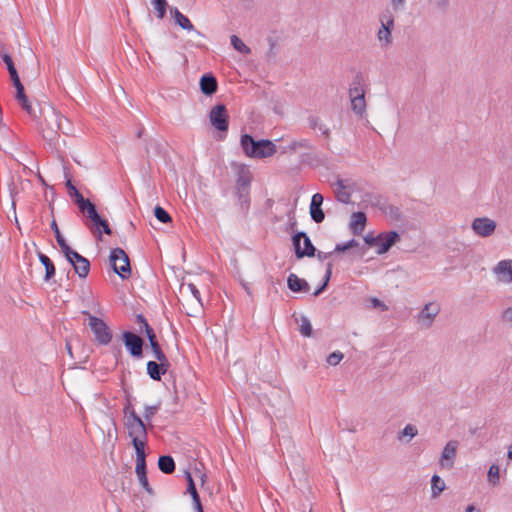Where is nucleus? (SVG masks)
<instances>
[{"label":"nucleus","instance_id":"obj_1","mask_svg":"<svg viewBox=\"0 0 512 512\" xmlns=\"http://www.w3.org/2000/svg\"><path fill=\"white\" fill-rule=\"evenodd\" d=\"M43 116L44 120L40 123V132L49 145L55 147L60 137L59 133L68 134L64 122L69 124V120L51 106L43 110Z\"/></svg>","mask_w":512,"mask_h":512},{"label":"nucleus","instance_id":"obj_2","mask_svg":"<svg viewBox=\"0 0 512 512\" xmlns=\"http://www.w3.org/2000/svg\"><path fill=\"white\" fill-rule=\"evenodd\" d=\"M77 207L89 219L85 224L99 240H101L102 233L112 234L109 223L99 215L96 205L89 199H83L77 204Z\"/></svg>","mask_w":512,"mask_h":512},{"label":"nucleus","instance_id":"obj_3","mask_svg":"<svg viewBox=\"0 0 512 512\" xmlns=\"http://www.w3.org/2000/svg\"><path fill=\"white\" fill-rule=\"evenodd\" d=\"M240 145L244 154L249 158H268L277 152L276 145L271 140H255L249 134L241 135Z\"/></svg>","mask_w":512,"mask_h":512},{"label":"nucleus","instance_id":"obj_4","mask_svg":"<svg viewBox=\"0 0 512 512\" xmlns=\"http://www.w3.org/2000/svg\"><path fill=\"white\" fill-rule=\"evenodd\" d=\"M131 438V443L135 450L145 449L148 438V427L136 412H131L128 419L124 422Z\"/></svg>","mask_w":512,"mask_h":512},{"label":"nucleus","instance_id":"obj_5","mask_svg":"<svg viewBox=\"0 0 512 512\" xmlns=\"http://www.w3.org/2000/svg\"><path fill=\"white\" fill-rule=\"evenodd\" d=\"M109 260L113 271L122 279H128L131 275V266L129 257L122 248L111 250Z\"/></svg>","mask_w":512,"mask_h":512},{"label":"nucleus","instance_id":"obj_6","mask_svg":"<svg viewBox=\"0 0 512 512\" xmlns=\"http://www.w3.org/2000/svg\"><path fill=\"white\" fill-rule=\"evenodd\" d=\"M88 316L89 327L94 333L95 340L100 345H108L112 340V332L104 320L83 311Z\"/></svg>","mask_w":512,"mask_h":512},{"label":"nucleus","instance_id":"obj_7","mask_svg":"<svg viewBox=\"0 0 512 512\" xmlns=\"http://www.w3.org/2000/svg\"><path fill=\"white\" fill-rule=\"evenodd\" d=\"M209 119L211 125L218 131L226 132L228 130L229 115L224 104L214 106L209 113Z\"/></svg>","mask_w":512,"mask_h":512},{"label":"nucleus","instance_id":"obj_8","mask_svg":"<svg viewBox=\"0 0 512 512\" xmlns=\"http://www.w3.org/2000/svg\"><path fill=\"white\" fill-rule=\"evenodd\" d=\"M122 339L131 356L135 358H141L143 356L144 341L140 336L131 331H124Z\"/></svg>","mask_w":512,"mask_h":512},{"label":"nucleus","instance_id":"obj_9","mask_svg":"<svg viewBox=\"0 0 512 512\" xmlns=\"http://www.w3.org/2000/svg\"><path fill=\"white\" fill-rule=\"evenodd\" d=\"M440 312L439 304L430 302L425 304L417 315V322L422 328L428 329L432 326L434 319Z\"/></svg>","mask_w":512,"mask_h":512},{"label":"nucleus","instance_id":"obj_10","mask_svg":"<svg viewBox=\"0 0 512 512\" xmlns=\"http://www.w3.org/2000/svg\"><path fill=\"white\" fill-rule=\"evenodd\" d=\"M496 222L488 217H478L472 221L471 228L480 237L491 236L496 229Z\"/></svg>","mask_w":512,"mask_h":512},{"label":"nucleus","instance_id":"obj_11","mask_svg":"<svg viewBox=\"0 0 512 512\" xmlns=\"http://www.w3.org/2000/svg\"><path fill=\"white\" fill-rule=\"evenodd\" d=\"M459 446V442L456 440H450L446 443L444 446L440 460L439 465L441 468L445 469H452L454 466V462L456 459V453Z\"/></svg>","mask_w":512,"mask_h":512},{"label":"nucleus","instance_id":"obj_12","mask_svg":"<svg viewBox=\"0 0 512 512\" xmlns=\"http://www.w3.org/2000/svg\"><path fill=\"white\" fill-rule=\"evenodd\" d=\"M400 235L396 231H389L378 234L377 254L381 255L386 253L397 241Z\"/></svg>","mask_w":512,"mask_h":512},{"label":"nucleus","instance_id":"obj_13","mask_svg":"<svg viewBox=\"0 0 512 512\" xmlns=\"http://www.w3.org/2000/svg\"><path fill=\"white\" fill-rule=\"evenodd\" d=\"M493 273L498 277V280L505 283L512 282V260H501L493 268Z\"/></svg>","mask_w":512,"mask_h":512},{"label":"nucleus","instance_id":"obj_14","mask_svg":"<svg viewBox=\"0 0 512 512\" xmlns=\"http://www.w3.org/2000/svg\"><path fill=\"white\" fill-rule=\"evenodd\" d=\"M323 200V195L320 193H315L311 198L310 215L315 223H321L325 218V214L321 208Z\"/></svg>","mask_w":512,"mask_h":512},{"label":"nucleus","instance_id":"obj_15","mask_svg":"<svg viewBox=\"0 0 512 512\" xmlns=\"http://www.w3.org/2000/svg\"><path fill=\"white\" fill-rule=\"evenodd\" d=\"M251 182H252L251 171L243 164L238 165L235 189L242 190V191L245 189H250Z\"/></svg>","mask_w":512,"mask_h":512},{"label":"nucleus","instance_id":"obj_16","mask_svg":"<svg viewBox=\"0 0 512 512\" xmlns=\"http://www.w3.org/2000/svg\"><path fill=\"white\" fill-rule=\"evenodd\" d=\"M16 88L15 99L18 104L30 115L32 118H36L35 109L32 107L31 103L28 100L27 95L25 94V89L22 83L14 85Z\"/></svg>","mask_w":512,"mask_h":512},{"label":"nucleus","instance_id":"obj_17","mask_svg":"<svg viewBox=\"0 0 512 512\" xmlns=\"http://www.w3.org/2000/svg\"><path fill=\"white\" fill-rule=\"evenodd\" d=\"M170 366L169 361L167 362H156V361H148L147 363V374L151 379L155 381H160L162 375H164Z\"/></svg>","mask_w":512,"mask_h":512},{"label":"nucleus","instance_id":"obj_18","mask_svg":"<svg viewBox=\"0 0 512 512\" xmlns=\"http://www.w3.org/2000/svg\"><path fill=\"white\" fill-rule=\"evenodd\" d=\"M170 13L175 23L179 25L182 29L187 31H195L198 36L204 37L200 31L196 30L194 25L191 23L189 18L181 13L176 7L170 9Z\"/></svg>","mask_w":512,"mask_h":512},{"label":"nucleus","instance_id":"obj_19","mask_svg":"<svg viewBox=\"0 0 512 512\" xmlns=\"http://www.w3.org/2000/svg\"><path fill=\"white\" fill-rule=\"evenodd\" d=\"M199 84L201 92L207 96H211L216 93L218 88L217 79L211 73L204 74L200 78Z\"/></svg>","mask_w":512,"mask_h":512},{"label":"nucleus","instance_id":"obj_20","mask_svg":"<svg viewBox=\"0 0 512 512\" xmlns=\"http://www.w3.org/2000/svg\"><path fill=\"white\" fill-rule=\"evenodd\" d=\"M288 288L295 292H308L309 285L305 279L299 278L296 274L291 273L287 278Z\"/></svg>","mask_w":512,"mask_h":512},{"label":"nucleus","instance_id":"obj_21","mask_svg":"<svg viewBox=\"0 0 512 512\" xmlns=\"http://www.w3.org/2000/svg\"><path fill=\"white\" fill-rule=\"evenodd\" d=\"M366 221H367V217L364 212H361V211L353 212L351 215V222H350V229L352 230L353 234H355V235L360 234L364 230Z\"/></svg>","mask_w":512,"mask_h":512},{"label":"nucleus","instance_id":"obj_22","mask_svg":"<svg viewBox=\"0 0 512 512\" xmlns=\"http://www.w3.org/2000/svg\"><path fill=\"white\" fill-rule=\"evenodd\" d=\"M334 193L336 196V199L344 204L350 203L351 200V193L346 190V185L342 179H337V181L334 183Z\"/></svg>","mask_w":512,"mask_h":512},{"label":"nucleus","instance_id":"obj_23","mask_svg":"<svg viewBox=\"0 0 512 512\" xmlns=\"http://www.w3.org/2000/svg\"><path fill=\"white\" fill-rule=\"evenodd\" d=\"M314 146L311 141L308 139H299L291 141L287 147H285L284 152L295 153L299 150H312Z\"/></svg>","mask_w":512,"mask_h":512},{"label":"nucleus","instance_id":"obj_24","mask_svg":"<svg viewBox=\"0 0 512 512\" xmlns=\"http://www.w3.org/2000/svg\"><path fill=\"white\" fill-rule=\"evenodd\" d=\"M38 258L41 264L45 267V276L44 280L49 281L55 276L56 268L52 260L45 254L39 252Z\"/></svg>","mask_w":512,"mask_h":512},{"label":"nucleus","instance_id":"obj_25","mask_svg":"<svg viewBox=\"0 0 512 512\" xmlns=\"http://www.w3.org/2000/svg\"><path fill=\"white\" fill-rule=\"evenodd\" d=\"M74 269V272L82 279H85L90 272V262L87 258L82 257L76 263L71 265Z\"/></svg>","mask_w":512,"mask_h":512},{"label":"nucleus","instance_id":"obj_26","mask_svg":"<svg viewBox=\"0 0 512 512\" xmlns=\"http://www.w3.org/2000/svg\"><path fill=\"white\" fill-rule=\"evenodd\" d=\"M158 467L161 472L171 474L175 471V462L170 455L160 456L158 459Z\"/></svg>","mask_w":512,"mask_h":512},{"label":"nucleus","instance_id":"obj_27","mask_svg":"<svg viewBox=\"0 0 512 512\" xmlns=\"http://www.w3.org/2000/svg\"><path fill=\"white\" fill-rule=\"evenodd\" d=\"M135 452H136L135 473H136L137 477L142 476V475H147L145 449L135 450Z\"/></svg>","mask_w":512,"mask_h":512},{"label":"nucleus","instance_id":"obj_28","mask_svg":"<svg viewBox=\"0 0 512 512\" xmlns=\"http://www.w3.org/2000/svg\"><path fill=\"white\" fill-rule=\"evenodd\" d=\"M236 196L238 198V204L240 207V210L247 214L249 207H250V189L245 190H236Z\"/></svg>","mask_w":512,"mask_h":512},{"label":"nucleus","instance_id":"obj_29","mask_svg":"<svg viewBox=\"0 0 512 512\" xmlns=\"http://www.w3.org/2000/svg\"><path fill=\"white\" fill-rule=\"evenodd\" d=\"M309 127L313 130H320L322 135L328 138L330 136V129L321 121L317 116L311 115L308 117Z\"/></svg>","mask_w":512,"mask_h":512},{"label":"nucleus","instance_id":"obj_30","mask_svg":"<svg viewBox=\"0 0 512 512\" xmlns=\"http://www.w3.org/2000/svg\"><path fill=\"white\" fill-rule=\"evenodd\" d=\"M136 322L139 324V332H145L148 340L152 339V337H156L153 328L148 324L146 318L142 314H137Z\"/></svg>","mask_w":512,"mask_h":512},{"label":"nucleus","instance_id":"obj_31","mask_svg":"<svg viewBox=\"0 0 512 512\" xmlns=\"http://www.w3.org/2000/svg\"><path fill=\"white\" fill-rule=\"evenodd\" d=\"M304 249L301 248V252L297 253V258L301 259L303 257H314L316 253V248L312 244L310 238L305 233L303 237Z\"/></svg>","mask_w":512,"mask_h":512},{"label":"nucleus","instance_id":"obj_32","mask_svg":"<svg viewBox=\"0 0 512 512\" xmlns=\"http://www.w3.org/2000/svg\"><path fill=\"white\" fill-rule=\"evenodd\" d=\"M445 482L444 480L438 476L433 475L431 479V494L433 498H436L440 495L441 492L445 489Z\"/></svg>","mask_w":512,"mask_h":512},{"label":"nucleus","instance_id":"obj_33","mask_svg":"<svg viewBox=\"0 0 512 512\" xmlns=\"http://www.w3.org/2000/svg\"><path fill=\"white\" fill-rule=\"evenodd\" d=\"M350 100H351V108H352L353 112L362 116L366 111L365 96L360 97L359 95H357L356 97L350 98Z\"/></svg>","mask_w":512,"mask_h":512},{"label":"nucleus","instance_id":"obj_34","mask_svg":"<svg viewBox=\"0 0 512 512\" xmlns=\"http://www.w3.org/2000/svg\"><path fill=\"white\" fill-rule=\"evenodd\" d=\"M150 347L153 351L154 357L159 362H167L169 361L166 357L165 353L162 351L161 346L157 340V337H152V339L149 340Z\"/></svg>","mask_w":512,"mask_h":512},{"label":"nucleus","instance_id":"obj_35","mask_svg":"<svg viewBox=\"0 0 512 512\" xmlns=\"http://www.w3.org/2000/svg\"><path fill=\"white\" fill-rule=\"evenodd\" d=\"M186 478H187V482H188V486H187V492L191 495L192 497V501H193V506L194 505H199L201 503V500H200V496L196 490V486H195V483H194V480L191 476V474L189 472L186 473Z\"/></svg>","mask_w":512,"mask_h":512},{"label":"nucleus","instance_id":"obj_36","mask_svg":"<svg viewBox=\"0 0 512 512\" xmlns=\"http://www.w3.org/2000/svg\"><path fill=\"white\" fill-rule=\"evenodd\" d=\"M61 252L64 254L70 265L76 263L83 257L77 251L73 250L68 244L61 248Z\"/></svg>","mask_w":512,"mask_h":512},{"label":"nucleus","instance_id":"obj_37","mask_svg":"<svg viewBox=\"0 0 512 512\" xmlns=\"http://www.w3.org/2000/svg\"><path fill=\"white\" fill-rule=\"evenodd\" d=\"M381 27L390 30V33L394 29V17L391 11L386 10L380 14Z\"/></svg>","mask_w":512,"mask_h":512},{"label":"nucleus","instance_id":"obj_38","mask_svg":"<svg viewBox=\"0 0 512 512\" xmlns=\"http://www.w3.org/2000/svg\"><path fill=\"white\" fill-rule=\"evenodd\" d=\"M231 45L242 54L248 55L251 53V49L236 35L231 36Z\"/></svg>","mask_w":512,"mask_h":512},{"label":"nucleus","instance_id":"obj_39","mask_svg":"<svg viewBox=\"0 0 512 512\" xmlns=\"http://www.w3.org/2000/svg\"><path fill=\"white\" fill-rule=\"evenodd\" d=\"M429 5L437 12L446 13L450 7V0H428Z\"/></svg>","mask_w":512,"mask_h":512},{"label":"nucleus","instance_id":"obj_40","mask_svg":"<svg viewBox=\"0 0 512 512\" xmlns=\"http://www.w3.org/2000/svg\"><path fill=\"white\" fill-rule=\"evenodd\" d=\"M151 4L157 12V18L163 19L166 15L168 3L166 0H151Z\"/></svg>","mask_w":512,"mask_h":512},{"label":"nucleus","instance_id":"obj_41","mask_svg":"<svg viewBox=\"0 0 512 512\" xmlns=\"http://www.w3.org/2000/svg\"><path fill=\"white\" fill-rule=\"evenodd\" d=\"M488 481L493 484L497 485L499 483L500 479V468L497 464H492L488 470Z\"/></svg>","mask_w":512,"mask_h":512},{"label":"nucleus","instance_id":"obj_42","mask_svg":"<svg viewBox=\"0 0 512 512\" xmlns=\"http://www.w3.org/2000/svg\"><path fill=\"white\" fill-rule=\"evenodd\" d=\"M66 187L68 189L70 197L74 199L76 205L79 202H82L83 199H85L83 195L78 191V189L72 184L71 180H67Z\"/></svg>","mask_w":512,"mask_h":512},{"label":"nucleus","instance_id":"obj_43","mask_svg":"<svg viewBox=\"0 0 512 512\" xmlns=\"http://www.w3.org/2000/svg\"><path fill=\"white\" fill-rule=\"evenodd\" d=\"M377 38L383 46H389L392 43V35L390 30H387L386 28L381 27L378 30Z\"/></svg>","mask_w":512,"mask_h":512},{"label":"nucleus","instance_id":"obj_44","mask_svg":"<svg viewBox=\"0 0 512 512\" xmlns=\"http://www.w3.org/2000/svg\"><path fill=\"white\" fill-rule=\"evenodd\" d=\"M161 408V402H158L155 405H146L144 407L143 417L147 422H150L153 416L159 411Z\"/></svg>","mask_w":512,"mask_h":512},{"label":"nucleus","instance_id":"obj_45","mask_svg":"<svg viewBox=\"0 0 512 512\" xmlns=\"http://www.w3.org/2000/svg\"><path fill=\"white\" fill-rule=\"evenodd\" d=\"M154 216L161 223H169L172 221L171 216L168 212L161 206H156L154 209Z\"/></svg>","mask_w":512,"mask_h":512},{"label":"nucleus","instance_id":"obj_46","mask_svg":"<svg viewBox=\"0 0 512 512\" xmlns=\"http://www.w3.org/2000/svg\"><path fill=\"white\" fill-rule=\"evenodd\" d=\"M51 229H52V230H53V232H54L55 239H56V241H57V243H58V245H59L60 249H61V248H63L65 245H67V242H66V240L64 239L63 235L61 234V232H60V230H59V227H58V225H57V223H56V221H55V220H53V221L51 222Z\"/></svg>","mask_w":512,"mask_h":512},{"label":"nucleus","instance_id":"obj_47","mask_svg":"<svg viewBox=\"0 0 512 512\" xmlns=\"http://www.w3.org/2000/svg\"><path fill=\"white\" fill-rule=\"evenodd\" d=\"M300 333L304 337H310L312 335V325L307 317L301 318Z\"/></svg>","mask_w":512,"mask_h":512},{"label":"nucleus","instance_id":"obj_48","mask_svg":"<svg viewBox=\"0 0 512 512\" xmlns=\"http://www.w3.org/2000/svg\"><path fill=\"white\" fill-rule=\"evenodd\" d=\"M358 246V242L355 239H351L346 243H338L335 246L334 252H345L351 248Z\"/></svg>","mask_w":512,"mask_h":512},{"label":"nucleus","instance_id":"obj_49","mask_svg":"<svg viewBox=\"0 0 512 512\" xmlns=\"http://www.w3.org/2000/svg\"><path fill=\"white\" fill-rule=\"evenodd\" d=\"M305 236V232H297L292 237V243L295 250V255L297 256V253L301 252V239Z\"/></svg>","mask_w":512,"mask_h":512},{"label":"nucleus","instance_id":"obj_50","mask_svg":"<svg viewBox=\"0 0 512 512\" xmlns=\"http://www.w3.org/2000/svg\"><path fill=\"white\" fill-rule=\"evenodd\" d=\"M343 359V354L340 351H335L329 354L327 357V363L335 366Z\"/></svg>","mask_w":512,"mask_h":512},{"label":"nucleus","instance_id":"obj_51","mask_svg":"<svg viewBox=\"0 0 512 512\" xmlns=\"http://www.w3.org/2000/svg\"><path fill=\"white\" fill-rule=\"evenodd\" d=\"M138 480H139V483L140 485L142 486V488L150 495H153L154 494V491L152 489V487L150 486L149 482H148V478H147V475H142V476H139L137 477Z\"/></svg>","mask_w":512,"mask_h":512},{"label":"nucleus","instance_id":"obj_52","mask_svg":"<svg viewBox=\"0 0 512 512\" xmlns=\"http://www.w3.org/2000/svg\"><path fill=\"white\" fill-rule=\"evenodd\" d=\"M418 431L417 428L412 424H407L404 429L401 432L402 436H409L410 438H413L417 435Z\"/></svg>","mask_w":512,"mask_h":512},{"label":"nucleus","instance_id":"obj_53","mask_svg":"<svg viewBox=\"0 0 512 512\" xmlns=\"http://www.w3.org/2000/svg\"><path fill=\"white\" fill-rule=\"evenodd\" d=\"M2 60L6 64L8 72H10V69H16L12 57L9 54H2Z\"/></svg>","mask_w":512,"mask_h":512},{"label":"nucleus","instance_id":"obj_54","mask_svg":"<svg viewBox=\"0 0 512 512\" xmlns=\"http://www.w3.org/2000/svg\"><path fill=\"white\" fill-rule=\"evenodd\" d=\"M357 95L365 96V90L364 88H357V87H350L349 88V97H356Z\"/></svg>","mask_w":512,"mask_h":512},{"label":"nucleus","instance_id":"obj_55","mask_svg":"<svg viewBox=\"0 0 512 512\" xmlns=\"http://www.w3.org/2000/svg\"><path fill=\"white\" fill-rule=\"evenodd\" d=\"M350 87L364 88L363 87V76L358 73L354 78L350 85Z\"/></svg>","mask_w":512,"mask_h":512},{"label":"nucleus","instance_id":"obj_56","mask_svg":"<svg viewBox=\"0 0 512 512\" xmlns=\"http://www.w3.org/2000/svg\"><path fill=\"white\" fill-rule=\"evenodd\" d=\"M501 318L503 321L512 322V307L505 309L501 314Z\"/></svg>","mask_w":512,"mask_h":512},{"label":"nucleus","instance_id":"obj_57","mask_svg":"<svg viewBox=\"0 0 512 512\" xmlns=\"http://www.w3.org/2000/svg\"><path fill=\"white\" fill-rule=\"evenodd\" d=\"M187 288L189 289V291L191 292V294L200 302V292L199 290L197 289L196 285L193 284V283H189L187 285Z\"/></svg>","mask_w":512,"mask_h":512},{"label":"nucleus","instance_id":"obj_58","mask_svg":"<svg viewBox=\"0 0 512 512\" xmlns=\"http://www.w3.org/2000/svg\"><path fill=\"white\" fill-rule=\"evenodd\" d=\"M364 240H365L366 244H368L369 246L378 245V235L377 236L367 235L364 237Z\"/></svg>","mask_w":512,"mask_h":512},{"label":"nucleus","instance_id":"obj_59","mask_svg":"<svg viewBox=\"0 0 512 512\" xmlns=\"http://www.w3.org/2000/svg\"><path fill=\"white\" fill-rule=\"evenodd\" d=\"M406 0H391L393 10L398 11L403 9Z\"/></svg>","mask_w":512,"mask_h":512},{"label":"nucleus","instance_id":"obj_60","mask_svg":"<svg viewBox=\"0 0 512 512\" xmlns=\"http://www.w3.org/2000/svg\"><path fill=\"white\" fill-rule=\"evenodd\" d=\"M9 75H10L11 81L13 82V85L21 83L16 69H10Z\"/></svg>","mask_w":512,"mask_h":512},{"label":"nucleus","instance_id":"obj_61","mask_svg":"<svg viewBox=\"0 0 512 512\" xmlns=\"http://www.w3.org/2000/svg\"><path fill=\"white\" fill-rule=\"evenodd\" d=\"M131 412H135V409L133 408L131 403L128 401L127 404L125 405L124 409H123L125 421L128 419V417L130 416Z\"/></svg>","mask_w":512,"mask_h":512},{"label":"nucleus","instance_id":"obj_62","mask_svg":"<svg viewBox=\"0 0 512 512\" xmlns=\"http://www.w3.org/2000/svg\"><path fill=\"white\" fill-rule=\"evenodd\" d=\"M328 286V283H326L325 280H323L322 284L314 291L313 296L317 297L319 296Z\"/></svg>","mask_w":512,"mask_h":512},{"label":"nucleus","instance_id":"obj_63","mask_svg":"<svg viewBox=\"0 0 512 512\" xmlns=\"http://www.w3.org/2000/svg\"><path fill=\"white\" fill-rule=\"evenodd\" d=\"M372 303H373V306L376 307V308H381L382 310H386L387 309L386 305L381 300H379L377 298H374L372 300Z\"/></svg>","mask_w":512,"mask_h":512},{"label":"nucleus","instance_id":"obj_64","mask_svg":"<svg viewBox=\"0 0 512 512\" xmlns=\"http://www.w3.org/2000/svg\"><path fill=\"white\" fill-rule=\"evenodd\" d=\"M333 254V252H328V253H325V252H322V251H318V253L315 255L317 256V258L320 260V261H324L325 259H327L328 257H330L331 255Z\"/></svg>","mask_w":512,"mask_h":512}]
</instances>
